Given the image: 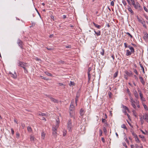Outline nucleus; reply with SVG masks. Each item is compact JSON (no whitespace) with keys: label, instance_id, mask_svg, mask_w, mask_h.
Listing matches in <instances>:
<instances>
[{"label":"nucleus","instance_id":"13","mask_svg":"<svg viewBox=\"0 0 148 148\" xmlns=\"http://www.w3.org/2000/svg\"><path fill=\"white\" fill-rule=\"evenodd\" d=\"M139 79H140V81L141 83L144 85H145V82L143 80V79L142 77L140 76H139Z\"/></svg>","mask_w":148,"mask_h":148},{"label":"nucleus","instance_id":"1","mask_svg":"<svg viewBox=\"0 0 148 148\" xmlns=\"http://www.w3.org/2000/svg\"><path fill=\"white\" fill-rule=\"evenodd\" d=\"M18 66L22 67L24 69L25 73H28V71L27 69V67L28 68V66L27 65L26 63L18 60Z\"/></svg>","mask_w":148,"mask_h":148},{"label":"nucleus","instance_id":"47","mask_svg":"<svg viewBox=\"0 0 148 148\" xmlns=\"http://www.w3.org/2000/svg\"><path fill=\"white\" fill-rule=\"evenodd\" d=\"M19 133L17 132L16 133V137L17 138H18L19 137Z\"/></svg>","mask_w":148,"mask_h":148},{"label":"nucleus","instance_id":"49","mask_svg":"<svg viewBox=\"0 0 148 148\" xmlns=\"http://www.w3.org/2000/svg\"><path fill=\"white\" fill-rule=\"evenodd\" d=\"M123 108L125 110H128V108H127V107H126L125 106H123Z\"/></svg>","mask_w":148,"mask_h":148},{"label":"nucleus","instance_id":"9","mask_svg":"<svg viewBox=\"0 0 148 148\" xmlns=\"http://www.w3.org/2000/svg\"><path fill=\"white\" fill-rule=\"evenodd\" d=\"M142 118L145 120L147 122H148V115L147 113L144 114Z\"/></svg>","mask_w":148,"mask_h":148},{"label":"nucleus","instance_id":"43","mask_svg":"<svg viewBox=\"0 0 148 148\" xmlns=\"http://www.w3.org/2000/svg\"><path fill=\"white\" fill-rule=\"evenodd\" d=\"M103 130L104 132L105 133H106V132H107V130H106V128L105 127H103Z\"/></svg>","mask_w":148,"mask_h":148},{"label":"nucleus","instance_id":"56","mask_svg":"<svg viewBox=\"0 0 148 148\" xmlns=\"http://www.w3.org/2000/svg\"><path fill=\"white\" fill-rule=\"evenodd\" d=\"M143 8L144 9V10H145V11L147 12V9L144 6L143 7Z\"/></svg>","mask_w":148,"mask_h":148},{"label":"nucleus","instance_id":"54","mask_svg":"<svg viewBox=\"0 0 148 148\" xmlns=\"http://www.w3.org/2000/svg\"><path fill=\"white\" fill-rule=\"evenodd\" d=\"M110 5H111L113 6L114 5V2L113 1H112L110 3Z\"/></svg>","mask_w":148,"mask_h":148},{"label":"nucleus","instance_id":"12","mask_svg":"<svg viewBox=\"0 0 148 148\" xmlns=\"http://www.w3.org/2000/svg\"><path fill=\"white\" fill-rule=\"evenodd\" d=\"M125 74L129 76H130L132 74L131 71H128L127 70L125 71Z\"/></svg>","mask_w":148,"mask_h":148},{"label":"nucleus","instance_id":"51","mask_svg":"<svg viewBox=\"0 0 148 148\" xmlns=\"http://www.w3.org/2000/svg\"><path fill=\"white\" fill-rule=\"evenodd\" d=\"M66 130H64L63 132V136H65L66 134Z\"/></svg>","mask_w":148,"mask_h":148},{"label":"nucleus","instance_id":"15","mask_svg":"<svg viewBox=\"0 0 148 148\" xmlns=\"http://www.w3.org/2000/svg\"><path fill=\"white\" fill-rule=\"evenodd\" d=\"M50 99L52 101H53L54 103H58V101L57 99H54V98H53L52 97H50Z\"/></svg>","mask_w":148,"mask_h":148},{"label":"nucleus","instance_id":"39","mask_svg":"<svg viewBox=\"0 0 148 148\" xmlns=\"http://www.w3.org/2000/svg\"><path fill=\"white\" fill-rule=\"evenodd\" d=\"M91 70V68L90 67H89L88 69V74L89 75L90 74V72Z\"/></svg>","mask_w":148,"mask_h":148},{"label":"nucleus","instance_id":"19","mask_svg":"<svg viewBox=\"0 0 148 148\" xmlns=\"http://www.w3.org/2000/svg\"><path fill=\"white\" fill-rule=\"evenodd\" d=\"M93 24L94 25V26L97 28L98 29H99L101 28V26L100 25H97V24L95 23L94 22L93 23Z\"/></svg>","mask_w":148,"mask_h":148},{"label":"nucleus","instance_id":"45","mask_svg":"<svg viewBox=\"0 0 148 148\" xmlns=\"http://www.w3.org/2000/svg\"><path fill=\"white\" fill-rule=\"evenodd\" d=\"M131 132H132V135L134 136V137H136V136H137L136 135V134H135V133L134 132L132 131H131Z\"/></svg>","mask_w":148,"mask_h":148},{"label":"nucleus","instance_id":"64","mask_svg":"<svg viewBox=\"0 0 148 148\" xmlns=\"http://www.w3.org/2000/svg\"><path fill=\"white\" fill-rule=\"evenodd\" d=\"M36 60H37V61H40V60H41L40 59H39L38 58H36Z\"/></svg>","mask_w":148,"mask_h":148},{"label":"nucleus","instance_id":"63","mask_svg":"<svg viewBox=\"0 0 148 148\" xmlns=\"http://www.w3.org/2000/svg\"><path fill=\"white\" fill-rule=\"evenodd\" d=\"M88 80H90V77H91L90 74V75H88Z\"/></svg>","mask_w":148,"mask_h":148},{"label":"nucleus","instance_id":"58","mask_svg":"<svg viewBox=\"0 0 148 148\" xmlns=\"http://www.w3.org/2000/svg\"><path fill=\"white\" fill-rule=\"evenodd\" d=\"M99 133H100V136H101L102 134V131L101 130H99Z\"/></svg>","mask_w":148,"mask_h":148},{"label":"nucleus","instance_id":"16","mask_svg":"<svg viewBox=\"0 0 148 148\" xmlns=\"http://www.w3.org/2000/svg\"><path fill=\"white\" fill-rule=\"evenodd\" d=\"M128 47L131 50V52L132 53H134V52L135 51L134 50V48L132 47H131L130 45H129L128 46Z\"/></svg>","mask_w":148,"mask_h":148},{"label":"nucleus","instance_id":"48","mask_svg":"<svg viewBox=\"0 0 148 148\" xmlns=\"http://www.w3.org/2000/svg\"><path fill=\"white\" fill-rule=\"evenodd\" d=\"M134 73H135L137 75H138V73L137 72V70L136 69H134Z\"/></svg>","mask_w":148,"mask_h":148},{"label":"nucleus","instance_id":"20","mask_svg":"<svg viewBox=\"0 0 148 148\" xmlns=\"http://www.w3.org/2000/svg\"><path fill=\"white\" fill-rule=\"evenodd\" d=\"M132 52L130 51L129 50H127L126 51V55L127 56H129L130 55L132 54Z\"/></svg>","mask_w":148,"mask_h":148},{"label":"nucleus","instance_id":"41","mask_svg":"<svg viewBox=\"0 0 148 148\" xmlns=\"http://www.w3.org/2000/svg\"><path fill=\"white\" fill-rule=\"evenodd\" d=\"M126 34L127 35H128L131 38H132L133 37L132 35L129 33V32H126Z\"/></svg>","mask_w":148,"mask_h":148},{"label":"nucleus","instance_id":"7","mask_svg":"<svg viewBox=\"0 0 148 148\" xmlns=\"http://www.w3.org/2000/svg\"><path fill=\"white\" fill-rule=\"evenodd\" d=\"M59 120L58 119V120H56V125L55 126H53L52 128H54L55 129L57 130V128L59 127Z\"/></svg>","mask_w":148,"mask_h":148},{"label":"nucleus","instance_id":"29","mask_svg":"<svg viewBox=\"0 0 148 148\" xmlns=\"http://www.w3.org/2000/svg\"><path fill=\"white\" fill-rule=\"evenodd\" d=\"M78 97H79L77 95V96H76V97L75 98V102L76 106L77 105V101H78Z\"/></svg>","mask_w":148,"mask_h":148},{"label":"nucleus","instance_id":"25","mask_svg":"<svg viewBox=\"0 0 148 148\" xmlns=\"http://www.w3.org/2000/svg\"><path fill=\"white\" fill-rule=\"evenodd\" d=\"M27 130L28 132H32V129L31 127L30 126H28L27 127Z\"/></svg>","mask_w":148,"mask_h":148},{"label":"nucleus","instance_id":"40","mask_svg":"<svg viewBox=\"0 0 148 148\" xmlns=\"http://www.w3.org/2000/svg\"><path fill=\"white\" fill-rule=\"evenodd\" d=\"M122 1L124 5L125 6L127 5L126 2L125 0H122Z\"/></svg>","mask_w":148,"mask_h":148},{"label":"nucleus","instance_id":"55","mask_svg":"<svg viewBox=\"0 0 148 148\" xmlns=\"http://www.w3.org/2000/svg\"><path fill=\"white\" fill-rule=\"evenodd\" d=\"M58 84H59V85L60 86H63L64 85L62 83H58Z\"/></svg>","mask_w":148,"mask_h":148},{"label":"nucleus","instance_id":"52","mask_svg":"<svg viewBox=\"0 0 148 148\" xmlns=\"http://www.w3.org/2000/svg\"><path fill=\"white\" fill-rule=\"evenodd\" d=\"M58 63H59L63 64L64 63V62L62 60L59 61Z\"/></svg>","mask_w":148,"mask_h":148},{"label":"nucleus","instance_id":"6","mask_svg":"<svg viewBox=\"0 0 148 148\" xmlns=\"http://www.w3.org/2000/svg\"><path fill=\"white\" fill-rule=\"evenodd\" d=\"M74 100L73 99L72 100L71 103L70 105V109L71 110H73L74 109Z\"/></svg>","mask_w":148,"mask_h":148},{"label":"nucleus","instance_id":"53","mask_svg":"<svg viewBox=\"0 0 148 148\" xmlns=\"http://www.w3.org/2000/svg\"><path fill=\"white\" fill-rule=\"evenodd\" d=\"M11 132H12V134L13 135L14 134V130H13V129L12 128H11Z\"/></svg>","mask_w":148,"mask_h":148},{"label":"nucleus","instance_id":"60","mask_svg":"<svg viewBox=\"0 0 148 148\" xmlns=\"http://www.w3.org/2000/svg\"><path fill=\"white\" fill-rule=\"evenodd\" d=\"M41 119L42 120H44L45 121H46V119H45V117H42Z\"/></svg>","mask_w":148,"mask_h":148},{"label":"nucleus","instance_id":"2","mask_svg":"<svg viewBox=\"0 0 148 148\" xmlns=\"http://www.w3.org/2000/svg\"><path fill=\"white\" fill-rule=\"evenodd\" d=\"M72 127V125L71 122V120L69 119L68 120L67 123V128L69 131L71 130V128Z\"/></svg>","mask_w":148,"mask_h":148},{"label":"nucleus","instance_id":"22","mask_svg":"<svg viewBox=\"0 0 148 148\" xmlns=\"http://www.w3.org/2000/svg\"><path fill=\"white\" fill-rule=\"evenodd\" d=\"M134 138L135 141L136 142V143H139L140 142V141L139 140L137 136H136V137H134Z\"/></svg>","mask_w":148,"mask_h":148},{"label":"nucleus","instance_id":"24","mask_svg":"<svg viewBox=\"0 0 148 148\" xmlns=\"http://www.w3.org/2000/svg\"><path fill=\"white\" fill-rule=\"evenodd\" d=\"M118 74V71L116 72L114 75L113 77L114 79L116 78Z\"/></svg>","mask_w":148,"mask_h":148},{"label":"nucleus","instance_id":"35","mask_svg":"<svg viewBox=\"0 0 148 148\" xmlns=\"http://www.w3.org/2000/svg\"><path fill=\"white\" fill-rule=\"evenodd\" d=\"M45 134L44 132H42L41 134V138L42 139H44L45 136Z\"/></svg>","mask_w":148,"mask_h":148},{"label":"nucleus","instance_id":"27","mask_svg":"<svg viewBox=\"0 0 148 148\" xmlns=\"http://www.w3.org/2000/svg\"><path fill=\"white\" fill-rule=\"evenodd\" d=\"M11 77L14 78H16L17 77V75L15 72H14V74H12Z\"/></svg>","mask_w":148,"mask_h":148},{"label":"nucleus","instance_id":"18","mask_svg":"<svg viewBox=\"0 0 148 148\" xmlns=\"http://www.w3.org/2000/svg\"><path fill=\"white\" fill-rule=\"evenodd\" d=\"M136 101H132V102H131V104L132 107L135 109L136 108V104H135V102Z\"/></svg>","mask_w":148,"mask_h":148},{"label":"nucleus","instance_id":"3","mask_svg":"<svg viewBox=\"0 0 148 148\" xmlns=\"http://www.w3.org/2000/svg\"><path fill=\"white\" fill-rule=\"evenodd\" d=\"M137 17L138 21L140 22L143 24V26L144 27H145V28H146L147 26L145 24V22L144 20L143 19H139L138 17V16H137Z\"/></svg>","mask_w":148,"mask_h":148},{"label":"nucleus","instance_id":"50","mask_svg":"<svg viewBox=\"0 0 148 148\" xmlns=\"http://www.w3.org/2000/svg\"><path fill=\"white\" fill-rule=\"evenodd\" d=\"M21 126L23 128H24L25 127V124L24 123H22Z\"/></svg>","mask_w":148,"mask_h":148},{"label":"nucleus","instance_id":"14","mask_svg":"<svg viewBox=\"0 0 148 148\" xmlns=\"http://www.w3.org/2000/svg\"><path fill=\"white\" fill-rule=\"evenodd\" d=\"M79 113L80 115L81 116H82L84 115L85 113V112L84 111V110H83L82 108H81L80 110Z\"/></svg>","mask_w":148,"mask_h":148},{"label":"nucleus","instance_id":"23","mask_svg":"<svg viewBox=\"0 0 148 148\" xmlns=\"http://www.w3.org/2000/svg\"><path fill=\"white\" fill-rule=\"evenodd\" d=\"M128 10L131 13L133 14V11L132 10V8L129 6H128Z\"/></svg>","mask_w":148,"mask_h":148},{"label":"nucleus","instance_id":"28","mask_svg":"<svg viewBox=\"0 0 148 148\" xmlns=\"http://www.w3.org/2000/svg\"><path fill=\"white\" fill-rule=\"evenodd\" d=\"M34 136H32V135H31V136H30V139L31 141H34Z\"/></svg>","mask_w":148,"mask_h":148},{"label":"nucleus","instance_id":"4","mask_svg":"<svg viewBox=\"0 0 148 148\" xmlns=\"http://www.w3.org/2000/svg\"><path fill=\"white\" fill-rule=\"evenodd\" d=\"M138 91L139 93L140 96V97L141 100L143 101H145V99L143 97V94L142 93L141 90H138Z\"/></svg>","mask_w":148,"mask_h":148},{"label":"nucleus","instance_id":"61","mask_svg":"<svg viewBox=\"0 0 148 148\" xmlns=\"http://www.w3.org/2000/svg\"><path fill=\"white\" fill-rule=\"evenodd\" d=\"M101 140L103 143L105 142V140L103 137L101 138Z\"/></svg>","mask_w":148,"mask_h":148},{"label":"nucleus","instance_id":"21","mask_svg":"<svg viewBox=\"0 0 148 148\" xmlns=\"http://www.w3.org/2000/svg\"><path fill=\"white\" fill-rule=\"evenodd\" d=\"M144 38L145 40H148V34L147 33L144 34Z\"/></svg>","mask_w":148,"mask_h":148},{"label":"nucleus","instance_id":"33","mask_svg":"<svg viewBox=\"0 0 148 148\" xmlns=\"http://www.w3.org/2000/svg\"><path fill=\"white\" fill-rule=\"evenodd\" d=\"M139 102L138 101H137V99L136 100V102H135V104H136V105L137 106V107L138 108H139L140 106L139 105Z\"/></svg>","mask_w":148,"mask_h":148},{"label":"nucleus","instance_id":"10","mask_svg":"<svg viewBox=\"0 0 148 148\" xmlns=\"http://www.w3.org/2000/svg\"><path fill=\"white\" fill-rule=\"evenodd\" d=\"M134 95L136 98V100L138 99L139 98V96L137 91L135 90L133 91Z\"/></svg>","mask_w":148,"mask_h":148},{"label":"nucleus","instance_id":"59","mask_svg":"<svg viewBox=\"0 0 148 148\" xmlns=\"http://www.w3.org/2000/svg\"><path fill=\"white\" fill-rule=\"evenodd\" d=\"M124 46H125V47L126 48V47H128V46H127V45L126 43H124Z\"/></svg>","mask_w":148,"mask_h":148},{"label":"nucleus","instance_id":"46","mask_svg":"<svg viewBox=\"0 0 148 148\" xmlns=\"http://www.w3.org/2000/svg\"><path fill=\"white\" fill-rule=\"evenodd\" d=\"M131 5L132 4L133 5H134L135 4V2L134 0H131Z\"/></svg>","mask_w":148,"mask_h":148},{"label":"nucleus","instance_id":"34","mask_svg":"<svg viewBox=\"0 0 148 148\" xmlns=\"http://www.w3.org/2000/svg\"><path fill=\"white\" fill-rule=\"evenodd\" d=\"M142 118H143L142 117H141L140 118V121H141V125H142L144 123V122Z\"/></svg>","mask_w":148,"mask_h":148},{"label":"nucleus","instance_id":"8","mask_svg":"<svg viewBox=\"0 0 148 148\" xmlns=\"http://www.w3.org/2000/svg\"><path fill=\"white\" fill-rule=\"evenodd\" d=\"M134 8L136 9H137L139 8L140 7V5L139 3L138 2H136L135 4L133 5Z\"/></svg>","mask_w":148,"mask_h":148},{"label":"nucleus","instance_id":"42","mask_svg":"<svg viewBox=\"0 0 148 148\" xmlns=\"http://www.w3.org/2000/svg\"><path fill=\"white\" fill-rule=\"evenodd\" d=\"M74 82H73L71 81L69 85L70 86H71L72 85H74Z\"/></svg>","mask_w":148,"mask_h":148},{"label":"nucleus","instance_id":"11","mask_svg":"<svg viewBox=\"0 0 148 148\" xmlns=\"http://www.w3.org/2000/svg\"><path fill=\"white\" fill-rule=\"evenodd\" d=\"M52 131L53 135L54 136L56 137L57 134V129H55L54 128H52Z\"/></svg>","mask_w":148,"mask_h":148},{"label":"nucleus","instance_id":"37","mask_svg":"<svg viewBox=\"0 0 148 148\" xmlns=\"http://www.w3.org/2000/svg\"><path fill=\"white\" fill-rule=\"evenodd\" d=\"M121 127L122 128H123L125 129H127V128L125 126V124H123L121 126Z\"/></svg>","mask_w":148,"mask_h":148},{"label":"nucleus","instance_id":"17","mask_svg":"<svg viewBox=\"0 0 148 148\" xmlns=\"http://www.w3.org/2000/svg\"><path fill=\"white\" fill-rule=\"evenodd\" d=\"M94 32L95 33V34H96V35L97 36H99L101 35V32L99 30L98 31V32H97L94 29H93Z\"/></svg>","mask_w":148,"mask_h":148},{"label":"nucleus","instance_id":"57","mask_svg":"<svg viewBox=\"0 0 148 148\" xmlns=\"http://www.w3.org/2000/svg\"><path fill=\"white\" fill-rule=\"evenodd\" d=\"M67 48H71V46L70 45H69L68 46H66L65 47Z\"/></svg>","mask_w":148,"mask_h":148},{"label":"nucleus","instance_id":"36","mask_svg":"<svg viewBox=\"0 0 148 148\" xmlns=\"http://www.w3.org/2000/svg\"><path fill=\"white\" fill-rule=\"evenodd\" d=\"M127 92L128 93V95H129V96H131V93L129 90V89L127 88Z\"/></svg>","mask_w":148,"mask_h":148},{"label":"nucleus","instance_id":"26","mask_svg":"<svg viewBox=\"0 0 148 148\" xmlns=\"http://www.w3.org/2000/svg\"><path fill=\"white\" fill-rule=\"evenodd\" d=\"M104 50L103 49H102L101 50V51L100 52V54L102 56H104Z\"/></svg>","mask_w":148,"mask_h":148},{"label":"nucleus","instance_id":"32","mask_svg":"<svg viewBox=\"0 0 148 148\" xmlns=\"http://www.w3.org/2000/svg\"><path fill=\"white\" fill-rule=\"evenodd\" d=\"M40 116H41L42 117L43 116H45L47 115V114L45 113H40L39 114Z\"/></svg>","mask_w":148,"mask_h":148},{"label":"nucleus","instance_id":"30","mask_svg":"<svg viewBox=\"0 0 148 148\" xmlns=\"http://www.w3.org/2000/svg\"><path fill=\"white\" fill-rule=\"evenodd\" d=\"M102 123H104L106 125L107 124V122L106 121L105 119H102Z\"/></svg>","mask_w":148,"mask_h":148},{"label":"nucleus","instance_id":"31","mask_svg":"<svg viewBox=\"0 0 148 148\" xmlns=\"http://www.w3.org/2000/svg\"><path fill=\"white\" fill-rule=\"evenodd\" d=\"M45 73L46 75L49 76H52V75L51 73H49L47 72H45Z\"/></svg>","mask_w":148,"mask_h":148},{"label":"nucleus","instance_id":"62","mask_svg":"<svg viewBox=\"0 0 148 148\" xmlns=\"http://www.w3.org/2000/svg\"><path fill=\"white\" fill-rule=\"evenodd\" d=\"M124 78L127 80L128 79V77H127V75H125Z\"/></svg>","mask_w":148,"mask_h":148},{"label":"nucleus","instance_id":"38","mask_svg":"<svg viewBox=\"0 0 148 148\" xmlns=\"http://www.w3.org/2000/svg\"><path fill=\"white\" fill-rule=\"evenodd\" d=\"M140 67L143 70V73H145L144 69V68L143 65L141 64H140Z\"/></svg>","mask_w":148,"mask_h":148},{"label":"nucleus","instance_id":"44","mask_svg":"<svg viewBox=\"0 0 148 148\" xmlns=\"http://www.w3.org/2000/svg\"><path fill=\"white\" fill-rule=\"evenodd\" d=\"M127 3L129 5H131V0H127Z\"/></svg>","mask_w":148,"mask_h":148},{"label":"nucleus","instance_id":"5","mask_svg":"<svg viewBox=\"0 0 148 148\" xmlns=\"http://www.w3.org/2000/svg\"><path fill=\"white\" fill-rule=\"evenodd\" d=\"M17 43L19 46L21 48L23 49V42L19 39H18L17 40Z\"/></svg>","mask_w":148,"mask_h":148}]
</instances>
